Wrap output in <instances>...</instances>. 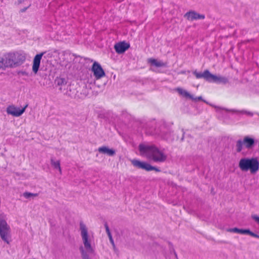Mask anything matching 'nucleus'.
Returning <instances> with one entry per match:
<instances>
[{
    "label": "nucleus",
    "mask_w": 259,
    "mask_h": 259,
    "mask_svg": "<svg viewBox=\"0 0 259 259\" xmlns=\"http://www.w3.org/2000/svg\"><path fill=\"white\" fill-rule=\"evenodd\" d=\"M26 9H23L22 11L24 12Z\"/></svg>",
    "instance_id": "nucleus-35"
},
{
    "label": "nucleus",
    "mask_w": 259,
    "mask_h": 259,
    "mask_svg": "<svg viewBox=\"0 0 259 259\" xmlns=\"http://www.w3.org/2000/svg\"><path fill=\"white\" fill-rule=\"evenodd\" d=\"M105 227L106 232L107 234H108L111 233L110 230H109V228L107 224H105Z\"/></svg>",
    "instance_id": "nucleus-30"
},
{
    "label": "nucleus",
    "mask_w": 259,
    "mask_h": 259,
    "mask_svg": "<svg viewBox=\"0 0 259 259\" xmlns=\"http://www.w3.org/2000/svg\"><path fill=\"white\" fill-rule=\"evenodd\" d=\"M57 84L59 86H63L66 84V80L64 78H60L56 80Z\"/></svg>",
    "instance_id": "nucleus-26"
},
{
    "label": "nucleus",
    "mask_w": 259,
    "mask_h": 259,
    "mask_svg": "<svg viewBox=\"0 0 259 259\" xmlns=\"http://www.w3.org/2000/svg\"><path fill=\"white\" fill-rule=\"evenodd\" d=\"M130 47L129 44L124 41L117 43L114 46L115 51L118 54H122L125 52Z\"/></svg>",
    "instance_id": "nucleus-10"
},
{
    "label": "nucleus",
    "mask_w": 259,
    "mask_h": 259,
    "mask_svg": "<svg viewBox=\"0 0 259 259\" xmlns=\"http://www.w3.org/2000/svg\"><path fill=\"white\" fill-rule=\"evenodd\" d=\"M249 229H240L237 228L228 229V232L237 233L241 234H248Z\"/></svg>",
    "instance_id": "nucleus-18"
},
{
    "label": "nucleus",
    "mask_w": 259,
    "mask_h": 259,
    "mask_svg": "<svg viewBox=\"0 0 259 259\" xmlns=\"http://www.w3.org/2000/svg\"><path fill=\"white\" fill-rule=\"evenodd\" d=\"M79 228L80 231V235L82 238V242L86 251L89 253H93L94 249L91 246L92 239L90 238L88 228L86 225L81 221L79 223Z\"/></svg>",
    "instance_id": "nucleus-4"
},
{
    "label": "nucleus",
    "mask_w": 259,
    "mask_h": 259,
    "mask_svg": "<svg viewBox=\"0 0 259 259\" xmlns=\"http://www.w3.org/2000/svg\"><path fill=\"white\" fill-rule=\"evenodd\" d=\"M174 254H175V256H176V257H177V254L176 252H174Z\"/></svg>",
    "instance_id": "nucleus-34"
},
{
    "label": "nucleus",
    "mask_w": 259,
    "mask_h": 259,
    "mask_svg": "<svg viewBox=\"0 0 259 259\" xmlns=\"http://www.w3.org/2000/svg\"><path fill=\"white\" fill-rule=\"evenodd\" d=\"M23 196L26 198H29L30 197L33 196V197H36L38 196L37 193H32L30 192H26L23 193Z\"/></svg>",
    "instance_id": "nucleus-25"
},
{
    "label": "nucleus",
    "mask_w": 259,
    "mask_h": 259,
    "mask_svg": "<svg viewBox=\"0 0 259 259\" xmlns=\"http://www.w3.org/2000/svg\"><path fill=\"white\" fill-rule=\"evenodd\" d=\"M215 108L217 109V110H221V109H222V110H224L226 111H229V112H232L233 113H239V114H245L248 116H252L253 115V113L251 112H250V111H246V110H234V109H232V110H228L227 109H226V108H221V107H217V106H214Z\"/></svg>",
    "instance_id": "nucleus-15"
},
{
    "label": "nucleus",
    "mask_w": 259,
    "mask_h": 259,
    "mask_svg": "<svg viewBox=\"0 0 259 259\" xmlns=\"http://www.w3.org/2000/svg\"><path fill=\"white\" fill-rule=\"evenodd\" d=\"M146 133L148 135H157L164 139H167V138L164 132L160 131L158 130H146Z\"/></svg>",
    "instance_id": "nucleus-17"
},
{
    "label": "nucleus",
    "mask_w": 259,
    "mask_h": 259,
    "mask_svg": "<svg viewBox=\"0 0 259 259\" xmlns=\"http://www.w3.org/2000/svg\"><path fill=\"white\" fill-rule=\"evenodd\" d=\"M244 145L243 140H239L236 142V151L237 152H240L243 149V145Z\"/></svg>",
    "instance_id": "nucleus-22"
},
{
    "label": "nucleus",
    "mask_w": 259,
    "mask_h": 259,
    "mask_svg": "<svg viewBox=\"0 0 259 259\" xmlns=\"http://www.w3.org/2000/svg\"><path fill=\"white\" fill-rule=\"evenodd\" d=\"M109 240H110V243L112 244L113 248H115V244H114L113 238H110L109 239Z\"/></svg>",
    "instance_id": "nucleus-32"
},
{
    "label": "nucleus",
    "mask_w": 259,
    "mask_h": 259,
    "mask_svg": "<svg viewBox=\"0 0 259 259\" xmlns=\"http://www.w3.org/2000/svg\"><path fill=\"white\" fill-rule=\"evenodd\" d=\"M139 150L140 155L154 162L162 163L167 158L164 149H160L153 144H141Z\"/></svg>",
    "instance_id": "nucleus-1"
},
{
    "label": "nucleus",
    "mask_w": 259,
    "mask_h": 259,
    "mask_svg": "<svg viewBox=\"0 0 259 259\" xmlns=\"http://www.w3.org/2000/svg\"><path fill=\"white\" fill-rule=\"evenodd\" d=\"M242 171H250L251 174H255L259 169V161L257 158H242L238 164Z\"/></svg>",
    "instance_id": "nucleus-3"
},
{
    "label": "nucleus",
    "mask_w": 259,
    "mask_h": 259,
    "mask_svg": "<svg viewBox=\"0 0 259 259\" xmlns=\"http://www.w3.org/2000/svg\"><path fill=\"white\" fill-rule=\"evenodd\" d=\"M210 82H213L217 83H223L225 84L228 82V79L226 77L217 76L211 74Z\"/></svg>",
    "instance_id": "nucleus-13"
},
{
    "label": "nucleus",
    "mask_w": 259,
    "mask_h": 259,
    "mask_svg": "<svg viewBox=\"0 0 259 259\" xmlns=\"http://www.w3.org/2000/svg\"><path fill=\"white\" fill-rule=\"evenodd\" d=\"M132 163L135 167L144 169L148 171L151 170H155L157 172L160 171V169L159 168L152 166L147 162H142L138 160L134 159L132 160Z\"/></svg>",
    "instance_id": "nucleus-6"
},
{
    "label": "nucleus",
    "mask_w": 259,
    "mask_h": 259,
    "mask_svg": "<svg viewBox=\"0 0 259 259\" xmlns=\"http://www.w3.org/2000/svg\"><path fill=\"white\" fill-rule=\"evenodd\" d=\"M177 91L181 95L186 98H188L191 99H193L192 95H190L187 91L181 88H178Z\"/></svg>",
    "instance_id": "nucleus-20"
},
{
    "label": "nucleus",
    "mask_w": 259,
    "mask_h": 259,
    "mask_svg": "<svg viewBox=\"0 0 259 259\" xmlns=\"http://www.w3.org/2000/svg\"><path fill=\"white\" fill-rule=\"evenodd\" d=\"M17 74L19 75H22V76H28L29 75L28 73L24 70H20L17 72Z\"/></svg>",
    "instance_id": "nucleus-27"
},
{
    "label": "nucleus",
    "mask_w": 259,
    "mask_h": 259,
    "mask_svg": "<svg viewBox=\"0 0 259 259\" xmlns=\"http://www.w3.org/2000/svg\"><path fill=\"white\" fill-rule=\"evenodd\" d=\"M108 235V236L109 237V239H110V238H112V235H111V234L110 233V234H107Z\"/></svg>",
    "instance_id": "nucleus-33"
},
{
    "label": "nucleus",
    "mask_w": 259,
    "mask_h": 259,
    "mask_svg": "<svg viewBox=\"0 0 259 259\" xmlns=\"http://www.w3.org/2000/svg\"><path fill=\"white\" fill-rule=\"evenodd\" d=\"M51 165L54 167V168L59 170L60 174H62V169L60 166V162L59 160L55 161L53 158L51 159Z\"/></svg>",
    "instance_id": "nucleus-21"
},
{
    "label": "nucleus",
    "mask_w": 259,
    "mask_h": 259,
    "mask_svg": "<svg viewBox=\"0 0 259 259\" xmlns=\"http://www.w3.org/2000/svg\"><path fill=\"white\" fill-rule=\"evenodd\" d=\"M92 71L96 79H100L105 76V73L101 66L98 63L95 62L92 66Z\"/></svg>",
    "instance_id": "nucleus-8"
},
{
    "label": "nucleus",
    "mask_w": 259,
    "mask_h": 259,
    "mask_svg": "<svg viewBox=\"0 0 259 259\" xmlns=\"http://www.w3.org/2000/svg\"><path fill=\"white\" fill-rule=\"evenodd\" d=\"M98 151L100 153L107 154L108 156H113L115 154V151L113 149H109L106 146L100 147L98 148Z\"/></svg>",
    "instance_id": "nucleus-16"
},
{
    "label": "nucleus",
    "mask_w": 259,
    "mask_h": 259,
    "mask_svg": "<svg viewBox=\"0 0 259 259\" xmlns=\"http://www.w3.org/2000/svg\"><path fill=\"white\" fill-rule=\"evenodd\" d=\"M0 237L7 244H9L11 239V229L6 222L5 217L0 214Z\"/></svg>",
    "instance_id": "nucleus-5"
},
{
    "label": "nucleus",
    "mask_w": 259,
    "mask_h": 259,
    "mask_svg": "<svg viewBox=\"0 0 259 259\" xmlns=\"http://www.w3.org/2000/svg\"><path fill=\"white\" fill-rule=\"evenodd\" d=\"M6 68H8L7 64L5 63V59L4 56L0 57V70H5Z\"/></svg>",
    "instance_id": "nucleus-23"
},
{
    "label": "nucleus",
    "mask_w": 259,
    "mask_h": 259,
    "mask_svg": "<svg viewBox=\"0 0 259 259\" xmlns=\"http://www.w3.org/2000/svg\"><path fill=\"white\" fill-rule=\"evenodd\" d=\"M3 56L8 68L20 66L24 63L26 58L25 53L21 51L7 53Z\"/></svg>",
    "instance_id": "nucleus-2"
},
{
    "label": "nucleus",
    "mask_w": 259,
    "mask_h": 259,
    "mask_svg": "<svg viewBox=\"0 0 259 259\" xmlns=\"http://www.w3.org/2000/svg\"><path fill=\"white\" fill-rule=\"evenodd\" d=\"M248 235H249L252 237L258 238V234H256L250 231L249 230H248Z\"/></svg>",
    "instance_id": "nucleus-28"
},
{
    "label": "nucleus",
    "mask_w": 259,
    "mask_h": 259,
    "mask_svg": "<svg viewBox=\"0 0 259 259\" xmlns=\"http://www.w3.org/2000/svg\"><path fill=\"white\" fill-rule=\"evenodd\" d=\"M258 238H259V235H258Z\"/></svg>",
    "instance_id": "nucleus-36"
},
{
    "label": "nucleus",
    "mask_w": 259,
    "mask_h": 259,
    "mask_svg": "<svg viewBox=\"0 0 259 259\" xmlns=\"http://www.w3.org/2000/svg\"><path fill=\"white\" fill-rule=\"evenodd\" d=\"M192 100L196 101L202 100V97L201 96H200V97H198L197 98L193 97V99H192Z\"/></svg>",
    "instance_id": "nucleus-31"
},
{
    "label": "nucleus",
    "mask_w": 259,
    "mask_h": 259,
    "mask_svg": "<svg viewBox=\"0 0 259 259\" xmlns=\"http://www.w3.org/2000/svg\"><path fill=\"white\" fill-rule=\"evenodd\" d=\"M79 250L81 253V256L83 259H90L87 252L84 250L82 246L79 247Z\"/></svg>",
    "instance_id": "nucleus-24"
},
{
    "label": "nucleus",
    "mask_w": 259,
    "mask_h": 259,
    "mask_svg": "<svg viewBox=\"0 0 259 259\" xmlns=\"http://www.w3.org/2000/svg\"><path fill=\"white\" fill-rule=\"evenodd\" d=\"M28 105H26L23 108L20 109L15 106L12 105L8 106L6 112L8 114L11 115L15 117L21 116L25 111Z\"/></svg>",
    "instance_id": "nucleus-7"
},
{
    "label": "nucleus",
    "mask_w": 259,
    "mask_h": 259,
    "mask_svg": "<svg viewBox=\"0 0 259 259\" xmlns=\"http://www.w3.org/2000/svg\"><path fill=\"white\" fill-rule=\"evenodd\" d=\"M252 218L258 224H259V216L253 215Z\"/></svg>",
    "instance_id": "nucleus-29"
},
{
    "label": "nucleus",
    "mask_w": 259,
    "mask_h": 259,
    "mask_svg": "<svg viewBox=\"0 0 259 259\" xmlns=\"http://www.w3.org/2000/svg\"><path fill=\"white\" fill-rule=\"evenodd\" d=\"M243 142L245 147L248 150L253 149L255 144V140L249 136L244 137Z\"/></svg>",
    "instance_id": "nucleus-14"
},
{
    "label": "nucleus",
    "mask_w": 259,
    "mask_h": 259,
    "mask_svg": "<svg viewBox=\"0 0 259 259\" xmlns=\"http://www.w3.org/2000/svg\"><path fill=\"white\" fill-rule=\"evenodd\" d=\"M45 53V52H42L40 54H37L33 59L32 70L35 73H36L38 72L41 59Z\"/></svg>",
    "instance_id": "nucleus-9"
},
{
    "label": "nucleus",
    "mask_w": 259,
    "mask_h": 259,
    "mask_svg": "<svg viewBox=\"0 0 259 259\" xmlns=\"http://www.w3.org/2000/svg\"><path fill=\"white\" fill-rule=\"evenodd\" d=\"M185 17L189 20L193 21L197 19H204L205 15L203 14H199L195 11H189L186 13Z\"/></svg>",
    "instance_id": "nucleus-11"
},
{
    "label": "nucleus",
    "mask_w": 259,
    "mask_h": 259,
    "mask_svg": "<svg viewBox=\"0 0 259 259\" xmlns=\"http://www.w3.org/2000/svg\"><path fill=\"white\" fill-rule=\"evenodd\" d=\"M148 62L151 65L155 66L156 67H162L164 66L165 64L161 61H158L156 59L150 58L148 59Z\"/></svg>",
    "instance_id": "nucleus-19"
},
{
    "label": "nucleus",
    "mask_w": 259,
    "mask_h": 259,
    "mask_svg": "<svg viewBox=\"0 0 259 259\" xmlns=\"http://www.w3.org/2000/svg\"><path fill=\"white\" fill-rule=\"evenodd\" d=\"M193 73L197 78H203L208 82L210 81L211 73L208 70H205L203 73L198 72L195 70L193 71Z\"/></svg>",
    "instance_id": "nucleus-12"
}]
</instances>
